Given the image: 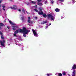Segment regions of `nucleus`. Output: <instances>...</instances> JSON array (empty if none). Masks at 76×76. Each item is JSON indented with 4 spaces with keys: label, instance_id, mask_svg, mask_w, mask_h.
<instances>
[{
    "label": "nucleus",
    "instance_id": "c9c22d12",
    "mask_svg": "<svg viewBox=\"0 0 76 76\" xmlns=\"http://www.w3.org/2000/svg\"><path fill=\"white\" fill-rule=\"evenodd\" d=\"M47 76H50V74H47Z\"/></svg>",
    "mask_w": 76,
    "mask_h": 76
},
{
    "label": "nucleus",
    "instance_id": "e433bc0d",
    "mask_svg": "<svg viewBox=\"0 0 76 76\" xmlns=\"http://www.w3.org/2000/svg\"><path fill=\"white\" fill-rule=\"evenodd\" d=\"M51 25V23H50L49 24V26H50V25Z\"/></svg>",
    "mask_w": 76,
    "mask_h": 76
},
{
    "label": "nucleus",
    "instance_id": "b1692460",
    "mask_svg": "<svg viewBox=\"0 0 76 76\" xmlns=\"http://www.w3.org/2000/svg\"><path fill=\"white\" fill-rule=\"evenodd\" d=\"M39 11H42V8L41 7L39 8Z\"/></svg>",
    "mask_w": 76,
    "mask_h": 76
},
{
    "label": "nucleus",
    "instance_id": "39448f33",
    "mask_svg": "<svg viewBox=\"0 0 76 76\" xmlns=\"http://www.w3.org/2000/svg\"><path fill=\"white\" fill-rule=\"evenodd\" d=\"M32 31L33 32L34 36H35V37H37V32H36L35 30L32 29Z\"/></svg>",
    "mask_w": 76,
    "mask_h": 76
},
{
    "label": "nucleus",
    "instance_id": "2f4dec72",
    "mask_svg": "<svg viewBox=\"0 0 76 76\" xmlns=\"http://www.w3.org/2000/svg\"><path fill=\"white\" fill-rule=\"evenodd\" d=\"M33 22H34V21H31L30 23H33Z\"/></svg>",
    "mask_w": 76,
    "mask_h": 76
},
{
    "label": "nucleus",
    "instance_id": "c03bdc74",
    "mask_svg": "<svg viewBox=\"0 0 76 76\" xmlns=\"http://www.w3.org/2000/svg\"><path fill=\"white\" fill-rule=\"evenodd\" d=\"M16 45H18V44H16Z\"/></svg>",
    "mask_w": 76,
    "mask_h": 76
},
{
    "label": "nucleus",
    "instance_id": "7ed1b4c3",
    "mask_svg": "<svg viewBox=\"0 0 76 76\" xmlns=\"http://www.w3.org/2000/svg\"><path fill=\"white\" fill-rule=\"evenodd\" d=\"M48 19H50V18H51V20H52L54 21V17L51 15V14H48Z\"/></svg>",
    "mask_w": 76,
    "mask_h": 76
},
{
    "label": "nucleus",
    "instance_id": "a878e982",
    "mask_svg": "<svg viewBox=\"0 0 76 76\" xmlns=\"http://www.w3.org/2000/svg\"><path fill=\"white\" fill-rule=\"evenodd\" d=\"M59 1H61V2H63L64 0H58Z\"/></svg>",
    "mask_w": 76,
    "mask_h": 76
},
{
    "label": "nucleus",
    "instance_id": "4c0bfd02",
    "mask_svg": "<svg viewBox=\"0 0 76 76\" xmlns=\"http://www.w3.org/2000/svg\"><path fill=\"white\" fill-rule=\"evenodd\" d=\"M18 11H19V12H21V10H20V9L18 10Z\"/></svg>",
    "mask_w": 76,
    "mask_h": 76
},
{
    "label": "nucleus",
    "instance_id": "f8f14e48",
    "mask_svg": "<svg viewBox=\"0 0 76 76\" xmlns=\"http://www.w3.org/2000/svg\"><path fill=\"white\" fill-rule=\"evenodd\" d=\"M47 20H46L45 21H43L41 23V24H43V25H44V24H45V23H47Z\"/></svg>",
    "mask_w": 76,
    "mask_h": 76
},
{
    "label": "nucleus",
    "instance_id": "ddd939ff",
    "mask_svg": "<svg viewBox=\"0 0 76 76\" xmlns=\"http://www.w3.org/2000/svg\"><path fill=\"white\" fill-rule=\"evenodd\" d=\"M55 11L57 12H58L60 11V9L58 8H56L55 9Z\"/></svg>",
    "mask_w": 76,
    "mask_h": 76
},
{
    "label": "nucleus",
    "instance_id": "79ce46f5",
    "mask_svg": "<svg viewBox=\"0 0 76 76\" xmlns=\"http://www.w3.org/2000/svg\"><path fill=\"white\" fill-rule=\"evenodd\" d=\"M35 7H36V8H37V5H36L35 6Z\"/></svg>",
    "mask_w": 76,
    "mask_h": 76
},
{
    "label": "nucleus",
    "instance_id": "412c9836",
    "mask_svg": "<svg viewBox=\"0 0 76 76\" xmlns=\"http://www.w3.org/2000/svg\"><path fill=\"white\" fill-rule=\"evenodd\" d=\"M21 20H22V21H24V17H22L21 18Z\"/></svg>",
    "mask_w": 76,
    "mask_h": 76
},
{
    "label": "nucleus",
    "instance_id": "473e14b6",
    "mask_svg": "<svg viewBox=\"0 0 76 76\" xmlns=\"http://www.w3.org/2000/svg\"><path fill=\"white\" fill-rule=\"evenodd\" d=\"M26 13H27V14H30V13L28 12L27 11H26Z\"/></svg>",
    "mask_w": 76,
    "mask_h": 76
},
{
    "label": "nucleus",
    "instance_id": "4be33fe9",
    "mask_svg": "<svg viewBox=\"0 0 76 76\" xmlns=\"http://www.w3.org/2000/svg\"><path fill=\"white\" fill-rule=\"evenodd\" d=\"M58 76H62V74L61 73H59L58 74Z\"/></svg>",
    "mask_w": 76,
    "mask_h": 76
},
{
    "label": "nucleus",
    "instance_id": "2eb2a0df",
    "mask_svg": "<svg viewBox=\"0 0 76 76\" xmlns=\"http://www.w3.org/2000/svg\"><path fill=\"white\" fill-rule=\"evenodd\" d=\"M43 16L44 18H46V17H47V15H46V14L45 13H43Z\"/></svg>",
    "mask_w": 76,
    "mask_h": 76
},
{
    "label": "nucleus",
    "instance_id": "58836bf2",
    "mask_svg": "<svg viewBox=\"0 0 76 76\" xmlns=\"http://www.w3.org/2000/svg\"><path fill=\"white\" fill-rule=\"evenodd\" d=\"M1 7V4H0V7Z\"/></svg>",
    "mask_w": 76,
    "mask_h": 76
},
{
    "label": "nucleus",
    "instance_id": "5701e85b",
    "mask_svg": "<svg viewBox=\"0 0 76 76\" xmlns=\"http://www.w3.org/2000/svg\"><path fill=\"white\" fill-rule=\"evenodd\" d=\"M34 10L35 11V12H38V10L36 9H35Z\"/></svg>",
    "mask_w": 76,
    "mask_h": 76
},
{
    "label": "nucleus",
    "instance_id": "dca6fc26",
    "mask_svg": "<svg viewBox=\"0 0 76 76\" xmlns=\"http://www.w3.org/2000/svg\"><path fill=\"white\" fill-rule=\"evenodd\" d=\"M37 4L39 6H42V3H41L39 2L37 3Z\"/></svg>",
    "mask_w": 76,
    "mask_h": 76
},
{
    "label": "nucleus",
    "instance_id": "72a5a7b5",
    "mask_svg": "<svg viewBox=\"0 0 76 76\" xmlns=\"http://www.w3.org/2000/svg\"><path fill=\"white\" fill-rule=\"evenodd\" d=\"M7 28H8V29H10V27L9 26H7Z\"/></svg>",
    "mask_w": 76,
    "mask_h": 76
},
{
    "label": "nucleus",
    "instance_id": "9d476101",
    "mask_svg": "<svg viewBox=\"0 0 76 76\" xmlns=\"http://www.w3.org/2000/svg\"><path fill=\"white\" fill-rule=\"evenodd\" d=\"M9 22L10 23V24H11V25H15V24L13 23L12 22V21H11V20H9Z\"/></svg>",
    "mask_w": 76,
    "mask_h": 76
},
{
    "label": "nucleus",
    "instance_id": "aec40b11",
    "mask_svg": "<svg viewBox=\"0 0 76 76\" xmlns=\"http://www.w3.org/2000/svg\"><path fill=\"white\" fill-rule=\"evenodd\" d=\"M62 75H66V73L65 72H64L62 73Z\"/></svg>",
    "mask_w": 76,
    "mask_h": 76
},
{
    "label": "nucleus",
    "instance_id": "20e7f679",
    "mask_svg": "<svg viewBox=\"0 0 76 76\" xmlns=\"http://www.w3.org/2000/svg\"><path fill=\"white\" fill-rule=\"evenodd\" d=\"M10 8L12 9H13L14 10H16L18 9V7H17V6L15 5H14L13 7H10Z\"/></svg>",
    "mask_w": 76,
    "mask_h": 76
},
{
    "label": "nucleus",
    "instance_id": "c756f323",
    "mask_svg": "<svg viewBox=\"0 0 76 76\" xmlns=\"http://www.w3.org/2000/svg\"><path fill=\"white\" fill-rule=\"evenodd\" d=\"M0 35H3V33L1 31H0Z\"/></svg>",
    "mask_w": 76,
    "mask_h": 76
},
{
    "label": "nucleus",
    "instance_id": "37998d69",
    "mask_svg": "<svg viewBox=\"0 0 76 76\" xmlns=\"http://www.w3.org/2000/svg\"><path fill=\"white\" fill-rule=\"evenodd\" d=\"M46 28H48V26H46Z\"/></svg>",
    "mask_w": 76,
    "mask_h": 76
},
{
    "label": "nucleus",
    "instance_id": "9b49d317",
    "mask_svg": "<svg viewBox=\"0 0 76 76\" xmlns=\"http://www.w3.org/2000/svg\"><path fill=\"white\" fill-rule=\"evenodd\" d=\"M28 19L27 21L28 22V23H31V21L30 20H31V18L30 17H28Z\"/></svg>",
    "mask_w": 76,
    "mask_h": 76
},
{
    "label": "nucleus",
    "instance_id": "f03ea898",
    "mask_svg": "<svg viewBox=\"0 0 76 76\" xmlns=\"http://www.w3.org/2000/svg\"><path fill=\"white\" fill-rule=\"evenodd\" d=\"M1 39H3L2 41H0L1 44V46L3 47L4 46V43H5V40H4V37L3 35L1 36Z\"/></svg>",
    "mask_w": 76,
    "mask_h": 76
},
{
    "label": "nucleus",
    "instance_id": "f257e3e1",
    "mask_svg": "<svg viewBox=\"0 0 76 76\" xmlns=\"http://www.w3.org/2000/svg\"><path fill=\"white\" fill-rule=\"evenodd\" d=\"M20 32L23 33L24 37H26V34H27L29 32V31L26 29V27H23L22 29H20Z\"/></svg>",
    "mask_w": 76,
    "mask_h": 76
},
{
    "label": "nucleus",
    "instance_id": "f704fd0d",
    "mask_svg": "<svg viewBox=\"0 0 76 76\" xmlns=\"http://www.w3.org/2000/svg\"><path fill=\"white\" fill-rule=\"evenodd\" d=\"M2 1V0H1L0 1V3H1Z\"/></svg>",
    "mask_w": 76,
    "mask_h": 76
},
{
    "label": "nucleus",
    "instance_id": "cd10ccee",
    "mask_svg": "<svg viewBox=\"0 0 76 76\" xmlns=\"http://www.w3.org/2000/svg\"><path fill=\"white\" fill-rule=\"evenodd\" d=\"M51 2L52 4H53V3H54V1H53V0H52L51 1Z\"/></svg>",
    "mask_w": 76,
    "mask_h": 76
},
{
    "label": "nucleus",
    "instance_id": "6e6552de",
    "mask_svg": "<svg viewBox=\"0 0 76 76\" xmlns=\"http://www.w3.org/2000/svg\"><path fill=\"white\" fill-rule=\"evenodd\" d=\"M5 25L3 23H0V29H1L2 26H4Z\"/></svg>",
    "mask_w": 76,
    "mask_h": 76
},
{
    "label": "nucleus",
    "instance_id": "1a4fd4ad",
    "mask_svg": "<svg viewBox=\"0 0 76 76\" xmlns=\"http://www.w3.org/2000/svg\"><path fill=\"white\" fill-rule=\"evenodd\" d=\"M38 13L39 14V15H43V14H44V12L42 11H39L38 12Z\"/></svg>",
    "mask_w": 76,
    "mask_h": 76
},
{
    "label": "nucleus",
    "instance_id": "bb28decb",
    "mask_svg": "<svg viewBox=\"0 0 76 76\" xmlns=\"http://www.w3.org/2000/svg\"><path fill=\"white\" fill-rule=\"evenodd\" d=\"M48 3V1H45V4H47V3Z\"/></svg>",
    "mask_w": 76,
    "mask_h": 76
},
{
    "label": "nucleus",
    "instance_id": "ea45409f",
    "mask_svg": "<svg viewBox=\"0 0 76 76\" xmlns=\"http://www.w3.org/2000/svg\"><path fill=\"white\" fill-rule=\"evenodd\" d=\"M35 18L36 19H37V17H35Z\"/></svg>",
    "mask_w": 76,
    "mask_h": 76
},
{
    "label": "nucleus",
    "instance_id": "7c9ffc66",
    "mask_svg": "<svg viewBox=\"0 0 76 76\" xmlns=\"http://www.w3.org/2000/svg\"><path fill=\"white\" fill-rule=\"evenodd\" d=\"M37 1L38 2H40V1H41V0H37Z\"/></svg>",
    "mask_w": 76,
    "mask_h": 76
},
{
    "label": "nucleus",
    "instance_id": "a211bd4d",
    "mask_svg": "<svg viewBox=\"0 0 76 76\" xmlns=\"http://www.w3.org/2000/svg\"><path fill=\"white\" fill-rule=\"evenodd\" d=\"M13 28H12V29L13 30H14V31H15V30H16V28H15V26H12Z\"/></svg>",
    "mask_w": 76,
    "mask_h": 76
},
{
    "label": "nucleus",
    "instance_id": "423d86ee",
    "mask_svg": "<svg viewBox=\"0 0 76 76\" xmlns=\"http://www.w3.org/2000/svg\"><path fill=\"white\" fill-rule=\"evenodd\" d=\"M76 76V70H74L72 72V76Z\"/></svg>",
    "mask_w": 76,
    "mask_h": 76
},
{
    "label": "nucleus",
    "instance_id": "393cba45",
    "mask_svg": "<svg viewBox=\"0 0 76 76\" xmlns=\"http://www.w3.org/2000/svg\"><path fill=\"white\" fill-rule=\"evenodd\" d=\"M35 2L33 1H31V3L33 4H35Z\"/></svg>",
    "mask_w": 76,
    "mask_h": 76
},
{
    "label": "nucleus",
    "instance_id": "f3484780",
    "mask_svg": "<svg viewBox=\"0 0 76 76\" xmlns=\"http://www.w3.org/2000/svg\"><path fill=\"white\" fill-rule=\"evenodd\" d=\"M22 12L23 13H24V14H25V9H22Z\"/></svg>",
    "mask_w": 76,
    "mask_h": 76
},
{
    "label": "nucleus",
    "instance_id": "6ab92c4d",
    "mask_svg": "<svg viewBox=\"0 0 76 76\" xmlns=\"http://www.w3.org/2000/svg\"><path fill=\"white\" fill-rule=\"evenodd\" d=\"M18 33H19V31L18 30H16L14 32L15 34H18Z\"/></svg>",
    "mask_w": 76,
    "mask_h": 76
},
{
    "label": "nucleus",
    "instance_id": "c85d7f7f",
    "mask_svg": "<svg viewBox=\"0 0 76 76\" xmlns=\"http://www.w3.org/2000/svg\"><path fill=\"white\" fill-rule=\"evenodd\" d=\"M13 35L14 37H16V34L15 33L13 34Z\"/></svg>",
    "mask_w": 76,
    "mask_h": 76
},
{
    "label": "nucleus",
    "instance_id": "0eeeda50",
    "mask_svg": "<svg viewBox=\"0 0 76 76\" xmlns=\"http://www.w3.org/2000/svg\"><path fill=\"white\" fill-rule=\"evenodd\" d=\"M76 69V65L74 64V65H73L72 67V70H75Z\"/></svg>",
    "mask_w": 76,
    "mask_h": 76
},
{
    "label": "nucleus",
    "instance_id": "a19ab883",
    "mask_svg": "<svg viewBox=\"0 0 76 76\" xmlns=\"http://www.w3.org/2000/svg\"><path fill=\"white\" fill-rule=\"evenodd\" d=\"M10 1H12V0H10Z\"/></svg>",
    "mask_w": 76,
    "mask_h": 76
},
{
    "label": "nucleus",
    "instance_id": "4468645a",
    "mask_svg": "<svg viewBox=\"0 0 76 76\" xmlns=\"http://www.w3.org/2000/svg\"><path fill=\"white\" fill-rule=\"evenodd\" d=\"M2 7H3L2 9L4 10V11H5V10H6V8H5V7H6V6L4 5L2 6Z\"/></svg>",
    "mask_w": 76,
    "mask_h": 76
}]
</instances>
